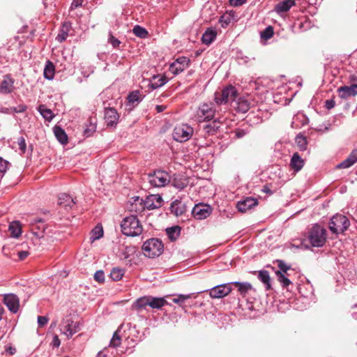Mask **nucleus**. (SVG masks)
Listing matches in <instances>:
<instances>
[{
  "label": "nucleus",
  "mask_w": 357,
  "mask_h": 357,
  "mask_svg": "<svg viewBox=\"0 0 357 357\" xmlns=\"http://www.w3.org/2000/svg\"><path fill=\"white\" fill-rule=\"evenodd\" d=\"M134 202L131 204V211H140L146 208L149 210L158 208L162 206V199L159 195H151L145 201L139 197H132Z\"/></svg>",
  "instance_id": "f257e3e1"
},
{
  "label": "nucleus",
  "mask_w": 357,
  "mask_h": 357,
  "mask_svg": "<svg viewBox=\"0 0 357 357\" xmlns=\"http://www.w3.org/2000/svg\"><path fill=\"white\" fill-rule=\"evenodd\" d=\"M238 91L235 86L229 84L224 87L221 91L214 93V102L216 105L230 103L231 106L238 96Z\"/></svg>",
  "instance_id": "f03ea898"
},
{
  "label": "nucleus",
  "mask_w": 357,
  "mask_h": 357,
  "mask_svg": "<svg viewBox=\"0 0 357 357\" xmlns=\"http://www.w3.org/2000/svg\"><path fill=\"white\" fill-rule=\"evenodd\" d=\"M121 227L123 234L128 236H139L142 231V227L135 215L125 218L121 222Z\"/></svg>",
  "instance_id": "7ed1b4c3"
},
{
  "label": "nucleus",
  "mask_w": 357,
  "mask_h": 357,
  "mask_svg": "<svg viewBox=\"0 0 357 357\" xmlns=\"http://www.w3.org/2000/svg\"><path fill=\"white\" fill-rule=\"evenodd\" d=\"M30 225L31 234L33 235L31 238L32 243L34 245L42 244L43 242L40 240L44 238V232L46 228L43 220L39 218H33L30 221Z\"/></svg>",
  "instance_id": "20e7f679"
},
{
  "label": "nucleus",
  "mask_w": 357,
  "mask_h": 357,
  "mask_svg": "<svg viewBox=\"0 0 357 357\" xmlns=\"http://www.w3.org/2000/svg\"><path fill=\"white\" fill-rule=\"evenodd\" d=\"M350 226L349 219L344 215H333L329 222V229L333 234L343 233Z\"/></svg>",
  "instance_id": "39448f33"
},
{
  "label": "nucleus",
  "mask_w": 357,
  "mask_h": 357,
  "mask_svg": "<svg viewBox=\"0 0 357 357\" xmlns=\"http://www.w3.org/2000/svg\"><path fill=\"white\" fill-rule=\"evenodd\" d=\"M326 229L319 225H314L308 235L311 245H324L326 242Z\"/></svg>",
  "instance_id": "423d86ee"
},
{
  "label": "nucleus",
  "mask_w": 357,
  "mask_h": 357,
  "mask_svg": "<svg viewBox=\"0 0 357 357\" xmlns=\"http://www.w3.org/2000/svg\"><path fill=\"white\" fill-rule=\"evenodd\" d=\"M147 180L151 186L161 188L170 182V176L165 171L157 170L153 174H149L147 176Z\"/></svg>",
  "instance_id": "0eeeda50"
},
{
  "label": "nucleus",
  "mask_w": 357,
  "mask_h": 357,
  "mask_svg": "<svg viewBox=\"0 0 357 357\" xmlns=\"http://www.w3.org/2000/svg\"><path fill=\"white\" fill-rule=\"evenodd\" d=\"M215 112L214 103H202L199 106L196 115L199 121H209L214 118Z\"/></svg>",
  "instance_id": "6e6552de"
},
{
  "label": "nucleus",
  "mask_w": 357,
  "mask_h": 357,
  "mask_svg": "<svg viewBox=\"0 0 357 357\" xmlns=\"http://www.w3.org/2000/svg\"><path fill=\"white\" fill-rule=\"evenodd\" d=\"M193 134V128L187 125L176 126L173 131L172 136L174 140L183 142L188 141Z\"/></svg>",
  "instance_id": "1a4fd4ad"
},
{
  "label": "nucleus",
  "mask_w": 357,
  "mask_h": 357,
  "mask_svg": "<svg viewBox=\"0 0 357 357\" xmlns=\"http://www.w3.org/2000/svg\"><path fill=\"white\" fill-rule=\"evenodd\" d=\"M231 290V283L219 284L209 290V295L212 298H221L227 296Z\"/></svg>",
  "instance_id": "9d476101"
},
{
  "label": "nucleus",
  "mask_w": 357,
  "mask_h": 357,
  "mask_svg": "<svg viewBox=\"0 0 357 357\" xmlns=\"http://www.w3.org/2000/svg\"><path fill=\"white\" fill-rule=\"evenodd\" d=\"M60 331L69 339L78 331V326L71 319H63L60 324Z\"/></svg>",
  "instance_id": "9b49d317"
},
{
  "label": "nucleus",
  "mask_w": 357,
  "mask_h": 357,
  "mask_svg": "<svg viewBox=\"0 0 357 357\" xmlns=\"http://www.w3.org/2000/svg\"><path fill=\"white\" fill-rule=\"evenodd\" d=\"M190 64V59L185 56L178 58L174 62L170 64L169 70L175 75L181 73L186 69Z\"/></svg>",
  "instance_id": "f8f14e48"
},
{
  "label": "nucleus",
  "mask_w": 357,
  "mask_h": 357,
  "mask_svg": "<svg viewBox=\"0 0 357 357\" xmlns=\"http://www.w3.org/2000/svg\"><path fill=\"white\" fill-rule=\"evenodd\" d=\"M211 211V208L209 205L197 204L192 208V213L195 218L204 220L210 215Z\"/></svg>",
  "instance_id": "ddd939ff"
},
{
  "label": "nucleus",
  "mask_w": 357,
  "mask_h": 357,
  "mask_svg": "<svg viewBox=\"0 0 357 357\" xmlns=\"http://www.w3.org/2000/svg\"><path fill=\"white\" fill-rule=\"evenodd\" d=\"M4 304L13 313H17L19 310L20 301L15 294H7L3 298Z\"/></svg>",
  "instance_id": "4468645a"
},
{
  "label": "nucleus",
  "mask_w": 357,
  "mask_h": 357,
  "mask_svg": "<svg viewBox=\"0 0 357 357\" xmlns=\"http://www.w3.org/2000/svg\"><path fill=\"white\" fill-rule=\"evenodd\" d=\"M337 91L339 97L342 99H347L349 97L355 96L357 95V84L339 87Z\"/></svg>",
  "instance_id": "2eb2a0df"
},
{
  "label": "nucleus",
  "mask_w": 357,
  "mask_h": 357,
  "mask_svg": "<svg viewBox=\"0 0 357 357\" xmlns=\"http://www.w3.org/2000/svg\"><path fill=\"white\" fill-rule=\"evenodd\" d=\"M231 107L238 112L245 113L250 108V102L247 98L238 95Z\"/></svg>",
  "instance_id": "dca6fc26"
},
{
  "label": "nucleus",
  "mask_w": 357,
  "mask_h": 357,
  "mask_svg": "<svg viewBox=\"0 0 357 357\" xmlns=\"http://www.w3.org/2000/svg\"><path fill=\"white\" fill-rule=\"evenodd\" d=\"M58 204L61 208L68 211L75 205V202L69 195L61 193L58 197Z\"/></svg>",
  "instance_id": "f3484780"
},
{
  "label": "nucleus",
  "mask_w": 357,
  "mask_h": 357,
  "mask_svg": "<svg viewBox=\"0 0 357 357\" xmlns=\"http://www.w3.org/2000/svg\"><path fill=\"white\" fill-rule=\"evenodd\" d=\"M119 117V114L115 109L109 107L105 109V119L107 126H113L116 125Z\"/></svg>",
  "instance_id": "a211bd4d"
},
{
  "label": "nucleus",
  "mask_w": 357,
  "mask_h": 357,
  "mask_svg": "<svg viewBox=\"0 0 357 357\" xmlns=\"http://www.w3.org/2000/svg\"><path fill=\"white\" fill-rule=\"evenodd\" d=\"M14 89V79L10 75H6L0 84V93L8 94Z\"/></svg>",
  "instance_id": "6ab92c4d"
},
{
  "label": "nucleus",
  "mask_w": 357,
  "mask_h": 357,
  "mask_svg": "<svg viewBox=\"0 0 357 357\" xmlns=\"http://www.w3.org/2000/svg\"><path fill=\"white\" fill-rule=\"evenodd\" d=\"M257 200L252 197H247L246 199L240 201L237 203V208L241 212H246L248 210L252 208L253 206L257 205Z\"/></svg>",
  "instance_id": "aec40b11"
},
{
  "label": "nucleus",
  "mask_w": 357,
  "mask_h": 357,
  "mask_svg": "<svg viewBox=\"0 0 357 357\" xmlns=\"http://www.w3.org/2000/svg\"><path fill=\"white\" fill-rule=\"evenodd\" d=\"M221 124L222 122L218 119L209 122L203 128L204 134L208 136L215 135L219 130Z\"/></svg>",
  "instance_id": "412c9836"
},
{
  "label": "nucleus",
  "mask_w": 357,
  "mask_h": 357,
  "mask_svg": "<svg viewBox=\"0 0 357 357\" xmlns=\"http://www.w3.org/2000/svg\"><path fill=\"white\" fill-rule=\"evenodd\" d=\"M163 248L164 247H141L144 255L149 258L160 256L164 251Z\"/></svg>",
  "instance_id": "4be33fe9"
},
{
  "label": "nucleus",
  "mask_w": 357,
  "mask_h": 357,
  "mask_svg": "<svg viewBox=\"0 0 357 357\" xmlns=\"http://www.w3.org/2000/svg\"><path fill=\"white\" fill-rule=\"evenodd\" d=\"M357 162V149H354L349 155L342 162L337 165V168H349Z\"/></svg>",
  "instance_id": "5701e85b"
},
{
  "label": "nucleus",
  "mask_w": 357,
  "mask_h": 357,
  "mask_svg": "<svg viewBox=\"0 0 357 357\" xmlns=\"http://www.w3.org/2000/svg\"><path fill=\"white\" fill-rule=\"evenodd\" d=\"M217 37V31L213 28H208L202 36V42L203 44L211 45Z\"/></svg>",
  "instance_id": "b1692460"
},
{
  "label": "nucleus",
  "mask_w": 357,
  "mask_h": 357,
  "mask_svg": "<svg viewBox=\"0 0 357 357\" xmlns=\"http://www.w3.org/2000/svg\"><path fill=\"white\" fill-rule=\"evenodd\" d=\"M170 211L176 216H180L185 213L186 207L185 204L181 201L176 199L172 203Z\"/></svg>",
  "instance_id": "393cba45"
},
{
  "label": "nucleus",
  "mask_w": 357,
  "mask_h": 357,
  "mask_svg": "<svg viewBox=\"0 0 357 357\" xmlns=\"http://www.w3.org/2000/svg\"><path fill=\"white\" fill-rule=\"evenodd\" d=\"M8 231L12 237L17 238L22 234V226L20 221L14 220L10 222Z\"/></svg>",
  "instance_id": "a878e982"
},
{
  "label": "nucleus",
  "mask_w": 357,
  "mask_h": 357,
  "mask_svg": "<svg viewBox=\"0 0 357 357\" xmlns=\"http://www.w3.org/2000/svg\"><path fill=\"white\" fill-rule=\"evenodd\" d=\"M71 29V23L70 22H65L63 23L61 28L59 30V33L56 37V40L62 43L65 41L68 36V33Z\"/></svg>",
  "instance_id": "bb28decb"
},
{
  "label": "nucleus",
  "mask_w": 357,
  "mask_h": 357,
  "mask_svg": "<svg viewBox=\"0 0 357 357\" xmlns=\"http://www.w3.org/2000/svg\"><path fill=\"white\" fill-rule=\"evenodd\" d=\"M146 306H149V296L137 298L132 305V309L140 312L142 309H145Z\"/></svg>",
  "instance_id": "cd10ccee"
},
{
  "label": "nucleus",
  "mask_w": 357,
  "mask_h": 357,
  "mask_svg": "<svg viewBox=\"0 0 357 357\" xmlns=\"http://www.w3.org/2000/svg\"><path fill=\"white\" fill-rule=\"evenodd\" d=\"M291 167L296 172L300 171L303 165L304 160L301 158L298 153H294L290 161Z\"/></svg>",
  "instance_id": "c85d7f7f"
},
{
  "label": "nucleus",
  "mask_w": 357,
  "mask_h": 357,
  "mask_svg": "<svg viewBox=\"0 0 357 357\" xmlns=\"http://www.w3.org/2000/svg\"><path fill=\"white\" fill-rule=\"evenodd\" d=\"M167 82V78L165 75H154L149 84L150 88L156 89L164 86Z\"/></svg>",
  "instance_id": "c756f323"
},
{
  "label": "nucleus",
  "mask_w": 357,
  "mask_h": 357,
  "mask_svg": "<svg viewBox=\"0 0 357 357\" xmlns=\"http://www.w3.org/2000/svg\"><path fill=\"white\" fill-rule=\"evenodd\" d=\"M103 228L100 224H98L89 234V243H93L96 240L103 236Z\"/></svg>",
  "instance_id": "7c9ffc66"
},
{
  "label": "nucleus",
  "mask_w": 357,
  "mask_h": 357,
  "mask_svg": "<svg viewBox=\"0 0 357 357\" xmlns=\"http://www.w3.org/2000/svg\"><path fill=\"white\" fill-rule=\"evenodd\" d=\"M167 304V302L164 298L149 296V307L153 309H160Z\"/></svg>",
  "instance_id": "2f4dec72"
},
{
  "label": "nucleus",
  "mask_w": 357,
  "mask_h": 357,
  "mask_svg": "<svg viewBox=\"0 0 357 357\" xmlns=\"http://www.w3.org/2000/svg\"><path fill=\"white\" fill-rule=\"evenodd\" d=\"M54 134L57 140L62 144H66L68 142V136L63 128L60 126H55L53 128Z\"/></svg>",
  "instance_id": "473e14b6"
},
{
  "label": "nucleus",
  "mask_w": 357,
  "mask_h": 357,
  "mask_svg": "<svg viewBox=\"0 0 357 357\" xmlns=\"http://www.w3.org/2000/svg\"><path fill=\"white\" fill-rule=\"evenodd\" d=\"M295 5L294 0H284L278 3L275 6V10L278 13L287 12Z\"/></svg>",
  "instance_id": "72a5a7b5"
},
{
  "label": "nucleus",
  "mask_w": 357,
  "mask_h": 357,
  "mask_svg": "<svg viewBox=\"0 0 357 357\" xmlns=\"http://www.w3.org/2000/svg\"><path fill=\"white\" fill-rule=\"evenodd\" d=\"M54 73H55V68H54V64L51 61H47L46 62V64H45V66L44 70H43L44 77L46 79L52 80V79H53V78L54 77Z\"/></svg>",
  "instance_id": "f704fd0d"
},
{
  "label": "nucleus",
  "mask_w": 357,
  "mask_h": 357,
  "mask_svg": "<svg viewBox=\"0 0 357 357\" xmlns=\"http://www.w3.org/2000/svg\"><path fill=\"white\" fill-rule=\"evenodd\" d=\"M258 278L264 284L266 290H269L271 288V278L267 271H259L258 272Z\"/></svg>",
  "instance_id": "c9c22d12"
},
{
  "label": "nucleus",
  "mask_w": 357,
  "mask_h": 357,
  "mask_svg": "<svg viewBox=\"0 0 357 357\" xmlns=\"http://www.w3.org/2000/svg\"><path fill=\"white\" fill-rule=\"evenodd\" d=\"M181 234V229L178 226H175L166 229V234L168 238L172 241H175Z\"/></svg>",
  "instance_id": "e433bc0d"
},
{
  "label": "nucleus",
  "mask_w": 357,
  "mask_h": 357,
  "mask_svg": "<svg viewBox=\"0 0 357 357\" xmlns=\"http://www.w3.org/2000/svg\"><path fill=\"white\" fill-rule=\"evenodd\" d=\"M275 275L278 282L283 288H287L291 284V282L289 279L290 275H287L282 271H275Z\"/></svg>",
  "instance_id": "4c0bfd02"
},
{
  "label": "nucleus",
  "mask_w": 357,
  "mask_h": 357,
  "mask_svg": "<svg viewBox=\"0 0 357 357\" xmlns=\"http://www.w3.org/2000/svg\"><path fill=\"white\" fill-rule=\"evenodd\" d=\"M231 283V285H234L238 288V291L241 295H245L252 288V285L248 282H234Z\"/></svg>",
  "instance_id": "58836bf2"
},
{
  "label": "nucleus",
  "mask_w": 357,
  "mask_h": 357,
  "mask_svg": "<svg viewBox=\"0 0 357 357\" xmlns=\"http://www.w3.org/2000/svg\"><path fill=\"white\" fill-rule=\"evenodd\" d=\"M122 325L114 333L112 340H110L109 347L112 348H117L121 345V337L119 334Z\"/></svg>",
  "instance_id": "ea45409f"
},
{
  "label": "nucleus",
  "mask_w": 357,
  "mask_h": 357,
  "mask_svg": "<svg viewBox=\"0 0 357 357\" xmlns=\"http://www.w3.org/2000/svg\"><path fill=\"white\" fill-rule=\"evenodd\" d=\"M38 111L43 116L44 119L47 121H52L54 118V114L51 109L47 108L45 105H40L38 107Z\"/></svg>",
  "instance_id": "a19ab883"
},
{
  "label": "nucleus",
  "mask_w": 357,
  "mask_h": 357,
  "mask_svg": "<svg viewBox=\"0 0 357 357\" xmlns=\"http://www.w3.org/2000/svg\"><path fill=\"white\" fill-rule=\"evenodd\" d=\"M234 17V14L233 13H226L222 15L220 19L219 22L221 24L222 27H227L232 21Z\"/></svg>",
  "instance_id": "79ce46f5"
},
{
  "label": "nucleus",
  "mask_w": 357,
  "mask_h": 357,
  "mask_svg": "<svg viewBox=\"0 0 357 357\" xmlns=\"http://www.w3.org/2000/svg\"><path fill=\"white\" fill-rule=\"evenodd\" d=\"M132 32L136 36L140 38H146L149 36L148 31L139 25H135L133 27Z\"/></svg>",
  "instance_id": "37998d69"
},
{
  "label": "nucleus",
  "mask_w": 357,
  "mask_h": 357,
  "mask_svg": "<svg viewBox=\"0 0 357 357\" xmlns=\"http://www.w3.org/2000/svg\"><path fill=\"white\" fill-rule=\"evenodd\" d=\"M125 271L123 268H113L110 273L111 278L114 281H119L121 280L124 275Z\"/></svg>",
  "instance_id": "c03bdc74"
},
{
  "label": "nucleus",
  "mask_w": 357,
  "mask_h": 357,
  "mask_svg": "<svg viewBox=\"0 0 357 357\" xmlns=\"http://www.w3.org/2000/svg\"><path fill=\"white\" fill-rule=\"evenodd\" d=\"M296 143L300 151H305L307 146V139L303 135H298L296 137Z\"/></svg>",
  "instance_id": "a18cd8bd"
},
{
  "label": "nucleus",
  "mask_w": 357,
  "mask_h": 357,
  "mask_svg": "<svg viewBox=\"0 0 357 357\" xmlns=\"http://www.w3.org/2000/svg\"><path fill=\"white\" fill-rule=\"evenodd\" d=\"M274 264H277L278 267L280 270L278 271H282L284 273H286L287 275H290L288 273V271L291 270V268L289 265L287 264L283 260L277 259L274 261Z\"/></svg>",
  "instance_id": "49530a36"
},
{
  "label": "nucleus",
  "mask_w": 357,
  "mask_h": 357,
  "mask_svg": "<svg viewBox=\"0 0 357 357\" xmlns=\"http://www.w3.org/2000/svg\"><path fill=\"white\" fill-rule=\"evenodd\" d=\"M273 28L271 26H267L263 31L261 32V38L264 40H268L273 36Z\"/></svg>",
  "instance_id": "de8ad7c7"
},
{
  "label": "nucleus",
  "mask_w": 357,
  "mask_h": 357,
  "mask_svg": "<svg viewBox=\"0 0 357 357\" xmlns=\"http://www.w3.org/2000/svg\"><path fill=\"white\" fill-rule=\"evenodd\" d=\"M129 102L134 103L135 102H139L142 100L141 95L139 91H135L131 92L128 97Z\"/></svg>",
  "instance_id": "09e8293b"
},
{
  "label": "nucleus",
  "mask_w": 357,
  "mask_h": 357,
  "mask_svg": "<svg viewBox=\"0 0 357 357\" xmlns=\"http://www.w3.org/2000/svg\"><path fill=\"white\" fill-rule=\"evenodd\" d=\"M10 163L0 157V178H2L8 169Z\"/></svg>",
  "instance_id": "8fccbe9b"
},
{
  "label": "nucleus",
  "mask_w": 357,
  "mask_h": 357,
  "mask_svg": "<svg viewBox=\"0 0 357 357\" xmlns=\"http://www.w3.org/2000/svg\"><path fill=\"white\" fill-rule=\"evenodd\" d=\"M192 297V294H178L176 298H173L174 303H182L185 300L189 299Z\"/></svg>",
  "instance_id": "3c124183"
},
{
  "label": "nucleus",
  "mask_w": 357,
  "mask_h": 357,
  "mask_svg": "<svg viewBox=\"0 0 357 357\" xmlns=\"http://www.w3.org/2000/svg\"><path fill=\"white\" fill-rule=\"evenodd\" d=\"M143 245H153V246H155V245H163V243L162 242V241L160 239L152 238L147 239L144 243Z\"/></svg>",
  "instance_id": "603ef678"
},
{
  "label": "nucleus",
  "mask_w": 357,
  "mask_h": 357,
  "mask_svg": "<svg viewBox=\"0 0 357 357\" xmlns=\"http://www.w3.org/2000/svg\"><path fill=\"white\" fill-rule=\"evenodd\" d=\"M96 130V126L94 123H90L89 126L84 129V135L85 137H90Z\"/></svg>",
  "instance_id": "864d4df0"
},
{
  "label": "nucleus",
  "mask_w": 357,
  "mask_h": 357,
  "mask_svg": "<svg viewBox=\"0 0 357 357\" xmlns=\"http://www.w3.org/2000/svg\"><path fill=\"white\" fill-rule=\"evenodd\" d=\"M27 107L25 105H19L17 107H13L10 108V110L14 113H22L26 109Z\"/></svg>",
  "instance_id": "5fc2aeb1"
},
{
  "label": "nucleus",
  "mask_w": 357,
  "mask_h": 357,
  "mask_svg": "<svg viewBox=\"0 0 357 357\" xmlns=\"http://www.w3.org/2000/svg\"><path fill=\"white\" fill-rule=\"evenodd\" d=\"M94 280L97 282H102L105 280V274L102 271H98L94 274Z\"/></svg>",
  "instance_id": "6e6d98bb"
},
{
  "label": "nucleus",
  "mask_w": 357,
  "mask_h": 357,
  "mask_svg": "<svg viewBox=\"0 0 357 357\" xmlns=\"http://www.w3.org/2000/svg\"><path fill=\"white\" fill-rule=\"evenodd\" d=\"M109 43L115 48L119 47L121 43L120 40L119 39L116 38L112 34H110V36H109Z\"/></svg>",
  "instance_id": "4d7b16f0"
},
{
  "label": "nucleus",
  "mask_w": 357,
  "mask_h": 357,
  "mask_svg": "<svg viewBox=\"0 0 357 357\" xmlns=\"http://www.w3.org/2000/svg\"><path fill=\"white\" fill-rule=\"evenodd\" d=\"M18 145H19V149L22 151V152L25 153L26 146L25 139L23 137H21L18 139Z\"/></svg>",
  "instance_id": "13d9d810"
},
{
  "label": "nucleus",
  "mask_w": 357,
  "mask_h": 357,
  "mask_svg": "<svg viewBox=\"0 0 357 357\" xmlns=\"http://www.w3.org/2000/svg\"><path fill=\"white\" fill-rule=\"evenodd\" d=\"M48 318L45 316H38V324L39 327H43L46 325L48 322Z\"/></svg>",
  "instance_id": "bf43d9fd"
},
{
  "label": "nucleus",
  "mask_w": 357,
  "mask_h": 357,
  "mask_svg": "<svg viewBox=\"0 0 357 357\" xmlns=\"http://www.w3.org/2000/svg\"><path fill=\"white\" fill-rule=\"evenodd\" d=\"M61 344V341L57 335H54L51 345L54 348H58Z\"/></svg>",
  "instance_id": "052dcab7"
},
{
  "label": "nucleus",
  "mask_w": 357,
  "mask_h": 357,
  "mask_svg": "<svg viewBox=\"0 0 357 357\" xmlns=\"http://www.w3.org/2000/svg\"><path fill=\"white\" fill-rule=\"evenodd\" d=\"M247 0H229V3L232 6H240L246 3Z\"/></svg>",
  "instance_id": "680f3d73"
},
{
  "label": "nucleus",
  "mask_w": 357,
  "mask_h": 357,
  "mask_svg": "<svg viewBox=\"0 0 357 357\" xmlns=\"http://www.w3.org/2000/svg\"><path fill=\"white\" fill-rule=\"evenodd\" d=\"M135 248H136V247H131V246L126 247V251H125V252L123 253V255H124L123 258L124 259H129L130 256L128 254V252H135Z\"/></svg>",
  "instance_id": "e2e57ef3"
},
{
  "label": "nucleus",
  "mask_w": 357,
  "mask_h": 357,
  "mask_svg": "<svg viewBox=\"0 0 357 357\" xmlns=\"http://www.w3.org/2000/svg\"><path fill=\"white\" fill-rule=\"evenodd\" d=\"M83 0H73L71 3V9L77 8L82 6Z\"/></svg>",
  "instance_id": "0e129e2a"
},
{
  "label": "nucleus",
  "mask_w": 357,
  "mask_h": 357,
  "mask_svg": "<svg viewBox=\"0 0 357 357\" xmlns=\"http://www.w3.org/2000/svg\"><path fill=\"white\" fill-rule=\"evenodd\" d=\"M335 102L333 100H327L325 106L328 109H331L335 107Z\"/></svg>",
  "instance_id": "69168bd1"
},
{
  "label": "nucleus",
  "mask_w": 357,
  "mask_h": 357,
  "mask_svg": "<svg viewBox=\"0 0 357 357\" xmlns=\"http://www.w3.org/2000/svg\"><path fill=\"white\" fill-rule=\"evenodd\" d=\"M29 255V252L27 251H20L18 252L19 259L20 260H24L27 257V256Z\"/></svg>",
  "instance_id": "338daca9"
},
{
  "label": "nucleus",
  "mask_w": 357,
  "mask_h": 357,
  "mask_svg": "<svg viewBox=\"0 0 357 357\" xmlns=\"http://www.w3.org/2000/svg\"><path fill=\"white\" fill-rule=\"evenodd\" d=\"M246 135V132L244 130H237L235 132V135L237 138H241Z\"/></svg>",
  "instance_id": "774afa93"
}]
</instances>
